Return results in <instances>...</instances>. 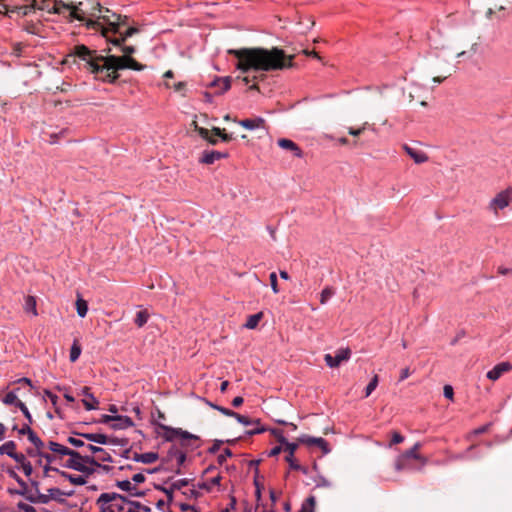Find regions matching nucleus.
<instances>
[{
	"label": "nucleus",
	"mask_w": 512,
	"mask_h": 512,
	"mask_svg": "<svg viewBox=\"0 0 512 512\" xmlns=\"http://www.w3.org/2000/svg\"><path fill=\"white\" fill-rule=\"evenodd\" d=\"M112 17L114 18V21L111 22V30L114 32V33H118L119 32V28L121 26H125L128 24V17L127 16H122L120 14H116V13H112Z\"/></svg>",
	"instance_id": "24"
},
{
	"label": "nucleus",
	"mask_w": 512,
	"mask_h": 512,
	"mask_svg": "<svg viewBox=\"0 0 512 512\" xmlns=\"http://www.w3.org/2000/svg\"><path fill=\"white\" fill-rule=\"evenodd\" d=\"M314 507H315V498L313 496H310L302 504L299 512H314Z\"/></svg>",
	"instance_id": "42"
},
{
	"label": "nucleus",
	"mask_w": 512,
	"mask_h": 512,
	"mask_svg": "<svg viewBox=\"0 0 512 512\" xmlns=\"http://www.w3.org/2000/svg\"><path fill=\"white\" fill-rule=\"evenodd\" d=\"M108 442H109V437H107L105 434L95 433L94 443L99 444V445H107Z\"/></svg>",
	"instance_id": "51"
},
{
	"label": "nucleus",
	"mask_w": 512,
	"mask_h": 512,
	"mask_svg": "<svg viewBox=\"0 0 512 512\" xmlns=\"http://www.w3.org/2000/svg\"><path fill=\"white\" fill-rule=\"evenodd\" d=\"M212 132H213L216 136H220V137H221V139H222V141H224V142H227V141L231 140V138H232V137H231V135L223 134V133H222V131H221V129H220V128H218V127H214V128L212 129Z\"/></svg>",
	"instance_id": "63"
},
{
	"label": "nucleus",
	"mask_w": 512,
	"mask_h": 512,
	"mask_svg": "<svg viewBox=\"0 0 512 512\" xmlns=\"http://www.w3.org/2000/svg\"><path fill=\"white\" fill-rule=\"evenodd\" d=\"M427 93V88L425 87V84L413 82L410 87L408 88V94L410 100H420V105L425 106L426 102L423 100L424 94Z\"/></svg>",
	"instance_id": "10"
},
{
	"label": "nucleus",
	"mask_w": 512,
	"mask_h": 512,
	"mask_svg": "<svg viewBox=\"0 0 512 512\" xmlns=\"http://www.w3.org/2000/svg\"><path fill=\"white\" fill-rule=\"evenodd\" d=\"M41 458L45 460V464L51 465L53 462L57 461V456L53 453H45L42 451Z\"/></svg>",
	"instance_id": "57"
},
{
	"label": "nucleus",
	"mask_w": 512,
	"mask_h": 512,
	"mask_svg": "<svg viewBox=\"0 0 512 512\" xmlns=\"http://www.w3.org/2000/svg\"><path fill=\"white\" fill-rule=\"evenodd\" d=\"M165 430L164 439L165 441L172 442L179 435V428H173L166 425H160Z\"/></svg>",
	"instance_id": "30"
},
{
	"label": "nucleus",
	"mask_w": 512,
	"mask_h": 512,
	"mask_svg": "<svg viewBox=\"0 0 512 512\" xmlns=\"http://www.w3.org/2000/svg\"><path fill=\"white\" fill-rule=\"evenodd\" d=\"M377 385H378V376L374 375L365 388V397L370 396L371 393L376 389Z\"/></svg>",
	"instance_id": "46"
},
{
	"label": "nucleus",
	"mask_w": 512,
	"mask_h": 512,
	"mask_svg": "<svg viewBox=\"0 0 512 512\" xmlns=\"http://www.w3.org/2000/svg\"><path fill=\"white\" fill-rule=\"evenodd\" d=\"M190 480L187 478H182L174 481L171 485L173 486L174 490H180L182 487H185L189 484Z\"/></svg>",
	"instance_id": "55"
},
{
	"label": "nucleus",
	"mask_w": 512,
	"mask_h": 512,
	"mask_svg": "<svg viewBox=\"0 0 512 512\" xmlns=\"http://www.w3.org/2000/svg\"><path fill=\"white\" fill-rule=\"evenodd\" d=\"M270 432L272 433V435H274L277 440L283 444L284 446H286V443H290L289 441H287V439L285 438L284 436V433L282 430H279V429H271Z\"/></svg>",
	"instance_id": "49"
},
{
	"label": "nucleus",
	"mask_w": 512,
	"mask_h": 512,
	"mask_svg": "<svg viewBox=\"0 0 512 512\" xmlns=\"http://www.w3.org/2000/svg\"><path fill=\"white\" fill-rule=\"evenodd\" d=\"M156 489L164 492L167 495V498L172 500L173 492L175 491L172 485L170 487L156 486Z\"/></svg>",
	"instance_id": "61"
},
{
	"label": "nucleus",
	"mask_w": 512,
	"mask_h": 512,
	"mask_svg": "<svg viewBox=\"0 0 512 512\" xmlns=\"http://www.w3.org/2000/svg\"><path fill=\"white\" fill-rule=\"evenodd\" d=\"M86 448L94 455L96 456H93L94 458H96L97 462L100 463V462H112V456L109 452H107L105 449L99 447V446H95V445H92V444H88L86 445Z\"/></svg>",
	"instance_id": "13"
},
{
	"label": "nucleus",
	"mask_w": 512,
	"mask_h": 512,
	"mask_svg": "<svg viewBox=\"0 0 512 512\" xmlns=\"http://www.w3.org/2000/svg\"><path fill=\"white\" fill-rule=\"evenodd\" d=\"M270 286L274 294L279 293L278 285H277V275L275 272L270 273Z\"/></svg>",
	"instance_id": "54"
},
{
	"label": "nucleus",
	"mask_w": 512,
	"mask_h": 512,
	"mask_svg": "<svg viewBox=\"0 0 512 512\" xmlns=\"http://www.w3.org/2000/svg\"><path fill=\"white\" fill-rule=\"evenodd\" d=\"M108 444L113 446H122L125 447L128 444V441L126 439H119V438H109Z\"/></svg>",
	"instance_id": "60"
},
{
	"label": "nucleus",
	"mask_w": 512,
	"mask_h": 512,
	"mask_svg": "<svg viewBox=\"0 0 512 512\" xmlns=\"http://www.w3.org/2000/svg\"><path fill=\"white\" fill-rule=\"evenodd\" d=\"M81 351L80 345L77 341H74L70 349V361L75 362L80 357Z\"/></svg>",
	"instance_id": "43"
},
{
	"label": "nucleus",
	"mask_w": 512,
	"mask_h": 512,
	"mask_svg": "<svg viewBox=\"0 0 512 512\" xmlns=\"http://www.w3.org/2000/svg\"><path fill=\"white\" fill-rule=\"evenodd\" d=\"M238 62L236 68L243 73L253 71H275L292 67L293 56H286L285 52L277 47L266 48H242L229 50Z\"/></svg>",
	"instance_id": "1"
},
{
	"label": "nucleus",
	"mask_w": 512,
	"mask_h": 512,
	"mask_svg": "<svg viewBox=\"0 0 512 512\" xmlns=\"http://www.w3.org/2000/svg\"><path fill=\"white\" fill-rule=\"evenodd\" d=\"M76 310L80 318H84L88 312V303L80 296L76 301Z\"/></svg>",
	"instance_id": "31"
},
{
	"label": "nucleus",
	"mask_w": 512,
	"mask_h": 512,
	"mask_svg": "<svg viewBox=\"0 0 512 512\" xmlns=\"http://www.w3.org/2000/svg\"><path fill=\"white\" fill-rule=\"evenodd\" d=\"M221 476L220 475H217L215 477H213L210 481H208V483H199L198 484V487L201 488V489H206V490H210V487L212 485L214 486H220V482H221Z\"/></svg>",
	"instance_id": "44"
},
{
	"label": "nucleus",
	"mask_w": 512,
	"mask_h": 512,
	"mask_svg": "<svg viewBox=\"0 0 512 512\" xmlns=\"http://www.w3.org/2000/svg\"><path fill=\"white\" fill-rule=\"evenodd\" d=\"M60 476L67 479L71 484L74 485H85L87 483L86 476L84 475H72L61 470Z\"/></svg>",
	"instance_id": "25"
},
{
	"label": "nucleus",
	"mask_w": 512,
	"mask_h": 512,
	"mask_svg": "<svg viewBox=\"0 0 512 512\" xmlns=\"http://www.w3.org/2000/svg\"><path fill=\"white\" fill-rule=\"evenodd\" d=\"M198 132H199V135L203 139H206L209 143H211L213 145L217 143V139L214 137H210V132L206 128H199Z\"/></svg>",
	"instance_id": "47"
},
{
	"label": "nucleus",
	"mask_w": 512,
	"mask_h": 512,
	"mask_svg": "<svg viewBox=\"0 0 512 512\" xmlns=\"http://www.w3.org/2000/svg\"><path fill=\"white\" fill-rule=\"evenodd\" d=\"M233 418H235L240 424L249 427V429L244 431L245 436H252L266 431V428L261 424L259 419H250L249 417L240 415L236 412Z\"/></svg>",
	"instance_id": "7"
},
{
	"label": "nucleus",
	"mask_w": 512,
	"mask_h": 512,
	"mask_svg": "<svg viewBox=\"0 0 512 512\" xmlns=\"http://www.w3.org/2000/svg\"><path fill=\"white\" fill-rule=\"evenodd\" d=\"M232 456H233L232 451L230 449L226 448V449H224V451L221 454L218 455L217 461L220 465H222L226 461L227 458H230Z\"/></svg>",
	"instance_id": "53"
},
{
	"label": "nucleus",
	"mask_w": 512,
	"mask_h": 512,
	"mask_svg": "<svg viewBox=\"0 0 512 512\" xmlns=\"http://www.w3.org/2000/svg\"><path fill=\"white\" fill-rule=\"evenodd\" d=\"M134 426L132 419L126 415H115L111 428L114 430H123Z\"/></svg>",
	"instance_id": "17"
},
{
	"label": "nucleus",
	"mask_w": 512,
	"mask_h": 512,
	"mask_svg": "<svg viewBox=\"0 0 512 512\" xmlns=\"http://www.w3.org/2000/svg\"><path fill=\"white\" fill-rule=\"evenodd\" d=\"M350 355H351V351L348 348L339 349L336 351L335 355L325 354L324 360L328 367L336 368L343 361L348 360L350 358Z\"/></svg>",
	"instance_id": "8"
},
{
	"label": "nucleus",
	"mask_w": 512,
	"mask_h": 512,
	"mask_svg": "<svg viewBox=\"0 0 512 512\" xmlns=\"http://www.w3.org/2000/svg\"><path fill=\"white\" fill-rule=\"evenodd\" d=\"M17 509H18V512H37L33 506L23 503V502H19L17 504Z\"/></svg>",
	"instance_id": "56"
},
{
	"label": "nucleus",
	"mask_w": 512,
	"mask_h": 512,
	"mask_svg": "<svg viewBox=\"0 0 512 512\" xmlns=\"http://www.w3.org/2000/svg\"><path fill=\"white\" fill-rule=\"evenodd\" d=\"M10 458L16 461L20 466L28 461L25 454L17 453L16 451L10 456Z\"/></svg>",
	"instance_id": "52"
},
{
	"label": "nucleus",
	"mask_w": 512,
	"mask_h": 512,
	"mask_svg": "<svg viewBox=\"0 0 512 512\" xmlns=\"http://www.w3.org/2000/svg\"><path fill=\"white\" fill-rule=\"evenodd\" d=\"M149 319V314L146 310H140L136 313L135 324L138 327H143Z\"/></svg>",
	"instance_id": "38"
},
{
	"label": "nucleus",
	"mask_w": 512,
	"mask_h": 512,
	"mask_svg": "<svg viewBox=\"0 0 512 512\" xmlns=\"http://www.w3.org/2000/svg\"><path fill=\"white\" fill-rule=\"evenodd\" d=\"M403 148L416 164H422L428 160V156L419 149L412 148L408 145H404Z\"/></svg>",
	"instance_id": "19"
},
{
	"label": "nucleus",
	"mask_w": 512,
	"mask_h": 512,
	"mask_svg": "<svg viewBox=\"0 0 512 512\" xmlns=\"http://www.w3.org/2000/svg\"><path fill=\"white\" fill-rule=\"evenodd\" d=\"M511 370L512 365L510 362H500L487 372L486 377L491 381H497L505 372Z\"/></svg>",
	"instance_id": "11"
},
{
	"label": "nucleus",
	"mask_w": 512,
	"mask_h": 512,
	"mask_svg": "<svg viewBox=\"0 0 512 512\" xmlns=\"http://www.w3.org/2000/svg\"><path fill=\"white\" fill-rule=\"evenodd\" d=\"M312 480L316 488H330L332 486L331 482L321 474L316 475Z\"/></svg>",
	"instance_id": "33"
},
{
	"label": "nucleus",
	"mask_w": 512,
	"mask_h": 512,
	"mask_svg": "<svg viewBox=\"0 0 512 512\" xmlns=\"http://www.w3.org/2000/svg\"><path fill=\"white\" fill-rule=\"evenodd\" d=\"M35 0H26L25 3L17 10L15 14L19 16H26L34 11L35 9Z\"/></svg>",
	"instance_id": "29"
},
{
	"label": "nucleus",
	"mask_w": 512,
	"mask_h": 512,
	"mask_svg": "<svg viewBox=\"0 0 512 512\" xmlns=\"http://www.w3.org/2000/svg\"><path fill=\"white\" fill-rule=\"evenodd\" d=\"M82 2H79L78 5L73 3H66L63 0H54L52 4L46 3V0H43L41 9L46 10L49 13L55 14H63L65 12H69V15L79 21H83L85 17V12L81 8Z\"/></svg>",
	"instance_id": "4"
},
{
	"label": "nucleus",
	"mask_w": 512,
	"mask_h": 512,
	"mask_svg": "<svg viewBox=\"0 0 512 512\" xmlns=\"http://www.w3.org/2000/svg\"><path fill=\"white\" fill-rule=\"evenodd\" d=\"M2 402L5 405H15L17 406L18 402H22L18 399L17 393L15 390L8 392L2 399Z\"/></svg>",
	"instance_id": "34"
},
{
	"label": "nucleus",
	"mask_w": 512,
	"mask_h": 512,
	"mask_svg": "<svg viewBox=\"0 0 512 512\" xmlns=\"http://www.w3.org/2000/svg\"><path fill=\"white\" fill-rule=\"evenodd\" d=\"M238 123L247 130H256L264 128L265 120L262 117H256L253 119H244Z\"/></svg>",
	"instance_id": "20"
},
{
	"label": "nucleus",
	"mask_w": 512,
	"mask_h": 512,
	"mask_svg": "<svg viewBox=\"0 0 512 512\" xmlns=\"http://www.w3.org/2000/svg\"><path fill=\"white\" fill-rule=\"evenodd\" d=\"M512 202V187L498 192L488 203L487 209L495 216L499 211L506 209Z\"/></svg>",
	"instance_id": "6"
},
{
	"label": "nucleus",
	"mask_w": 512,
	"mask_h": 512,
	"mask_svg": "<svg viewBox=\"0 0 512 512\" xmlns=\"http://www.w3.org/2000/svg\"><path fill=\"white\" fill-rule=\"evenodd\" d=\"M210 86L212 87H218L219 91L218 94H223L226 91H228L231 87V78L229 76L222 77V78H215L211 83Z\"/></svg>",
	"instance_id": "22"
},
{
	"label": "nucleus",
	"mask_w": 512,
	"mask_h": 512,
	"mask_svg": "<svg viewBox=\"0 0 512 512\" xmlns=\"http://www.w3.org/2000/svg\"><path fill=\"white\" fill-rule=\"evenodd\" d=\"M228 157L227 152H220L215 150H205L202 153L200 162L204 164H213L215 161Z\"/></svg>",
	"instance_id": "14"
},
{
	"label": "nucleus",
	"mask_w": 512,
	"mask_h": 512,
	"mask_svg": "<svg viewBox=\"0 0 512 512\" xmlns=\"http://www.w3.org/2000/svg\"><path fill=\"white\" fill-rule=\"evenodd\" d=\"M26 500L30 503H41L47 504L51 500V496L48 494H42L38 492L37 494H30L26 496Z\"/></svg>",
	"instance_id": "28"
},
{
	"label": "nucleus",
	"mask_w": 512,
	"mask_h": 512,
	"mask_svg": "<svg viewBox=\"0 0 512 512\" xmlns=\"http://www.w3.org/2000/svg\"><path fill=\"white\" fill-rule=\"evenodd\" d=\"M67 442L76 448L85 446L84 441L77 435L68 437Z\"/></svg>",
	"instance_id": "48"
},
{
	"label": "nucleus",
	"mask_w": 512,
	"mask_h": 512,
	"mask_svg": "<svg viewBox=\"0 0 512 512\" xmlns=\"http://www.w3.org/2000/svg\"><path fill=\"white\" fill-rule=\"evenodd\" d=\"M298 447V443L290 442L286 443L285 451L288 452V455L285 457V460L289 463L291 469L300 468V465L296 462L294 458V453Z\"/></svg>",
	"instance_id": "21"
},
{
	"label": "nucleus",
	"mask_w": 512,
	"mask_h": 512,
	"mask_svg": "<svg viewBox=\"0 0 512 512\" xmlns=\"http://www.w3.org/2000/svg\"><path fill=\"white\" fill-rule=\"evenodd\" d=\"M95 8L99 12V18L103 19V21L107 22L109 26H111V22L114 21V18L112 17V11L108 8H102L101 5L96 2Z\"/></svg>",
	"instance_id": "27"
},
{
	"label": "nucleus",
	"mask_w": 512,
	"mask_h": 512,
	"mask_svg": "<svg viewBox=\"0 0 512 512\" xmlns=\"http://www.w3.org/2000/svg\"><path fill=\"white\" fill-rule=\"evenodd\" d=\"M298 442L302 444H306L308 446H317L320 448L323 452V454H329L331 449L329 448V445L327 441L322 437H313L306 434L301 435L298 438Z\"/></svg>",
	"instance_id": "9"
},
{
	"label": "nucleus",
	"mask_w": 512,
	"mask_h": 512,
	"mask_svg": "<svg viewBox=\"0 0 512 512\" xmlns=\"http://www.w3.org/2000/svg\"><path fill=\"white\" fill-rule=\"evenodd\" d=\"M262 313L259 312V313H256V314H253V315H250L244 325V327L248 328V329H254L255 327H257L259 321L261 320L262 318Z\"/></svg>",
	"instance_id": "36"
},
{
	"label": "nucleus",
	"mask_w": 512,
	"mask_h": 512,
	"mask_svg": "<svg viewBox=\"0 0 512 512\" xmlns=\"http://www.w3.org/2000/svg\"><path fill=\"white\" fill-rule=\"evenodd\" d=\"M47 447L54 455L57 456L58 460L62 459L64 456H68V454H70L71 451V449L68 448L67 446L55 441H49Z\"/></svg>",
	"instance_id": "16"
},
{
	"label": "nucleus",
	"mask_w": 512,
	"mask_h": 512,
	"mask_svg": "<svg viewBox=\"0 0 512 512\" xmlns=\"http://www.w3.org/2000/svg\"><path fill=\"white\" fill-rule=\"evenodd\" d=\"M116 486H117L119 489H121V490H123V491H126V492L129 494V496L131 495V493H132L133 491H135V485H133V484L131 483V481H130V480H127V479H126V480L117 481V482H116Z\"/></svg>",
	"instance_id": "40"
},
{
	"label": "nucleus",
	"mask_w": 512,
	"mask_h": 512,
	"mask_svg": "<svg viewBox=\"0 0 512 512\" xmlns=\"http://www.w3.org/2000/svg\"><path fill=\"white\" fill-rule=\"evenodd\" d=\"M48 493L51 496V500H54L60 504L65 503V498H63V491H61L59 488H50L48 489Z\"/></svg>",
	"instance_id": "37"
},
{
	"label": "nucleus",
	"mask_w": 512,
	"mask_h": 512,
	"mask_svg": "<svg viewBox=\"0 0 512 512\" xmlns=\"http://www.w3.org/2000/svg\"><path fill=\"white\" fill-rule=\"evenodd\" d=\"M75 54L81 60L85 61L91 73L111 83L118 79V70L132 69L135 71H142L146 67L129 57H119L114 55L98 56L95 52L89 50L85 46L76 47Z\"/></svg>",
	"instance_id": "2"
},
{
	"label": "nucleus",
	"mask_w": 512,
	"mask_h": 512,
	"mask_svg": "<svg viewBox=\"0 0 512 512\" xmlns=\"http://www.w3.org/2000/svg\"><path fill=\"white\" fill-rule=\"evenodd\" d=\"M68 456V460L63 464L64 468L78 471L79 469H84V464H89L92 466H98V468H102L104 471L107 472L110 470L109 466L101 465L93 456L81 455L76 450L71 449L70 454H68Z\"/></svg>",
	"instance_id": "5"
},
{
	"label": "nucleus",
	"mask_w": 512,
	"mask_h": 512,
	"mask_svg": "<svg viewBox=\"0 0 512 512\" xmlns=\"http://www.w3.org/2000/svg\"><path fill=\"white\" fill-rule=\"evenodd\" d=\"M334 294H335V291L332 287H330V286L325 287L321 291V294H320V303L322 305L327 304V302L333 297Z\"/></svg>",
	"instance_id": "35"
},
{
	"label": "nucleus",
	"mask_w": 512,
	"mask_h": 512,
	"mask_svg": "<svg viewBox=\"0 0 512 512\" xmlns=\"http://www.w3.org/2000/svg\"><path fill=\"white\" fill-rule=\"evenodd\" d=\"M178 437H180L182 440H187V439L197 440L198 439L197 435L191 434L190 432H188L186 430H182L181 428H179Z\"/></svg>",
	"instance_id": "59"
},
{
	"label": "nucleus",
	"mask_w": 512,
	"mask_h": 512,
	"mask_svg": "<svg viewBox=\"0 0 512 512\" xmlns=\"http://www.w3.org/2000/svg\"><path fill=\"white\" fill-rule=\"evenodd\" d=\"M420 448V443H415L413 445L412 448H410L409 450L405 451L404 453L400 454L402 456V458H404L405 460L409 459V458H413V459H417V460H422L423 461V464H425L426 460L423 459L420 454L417 453V450Z\"/></svg>",
	"instance_id": "26"
},
{
	"label": "nucleus",
	"mask_w": 512,
	"mask_h": 512,
	"mask_svg": "<svg viewBox=\"0 0 512 512\" xmlns=\"http://www.w3.org/2000/svg\"><path fill=\"white\" fill-rule=\"evenodd\" d=\"M23 309L27 314H31L33 317H36L38 315L36 308V299L34 296L28 295L24 298Z\"/></svg>",
	"instance_id": "23"
},
{
	"label": "nucleus",
	"mask_w": 512,
	"mask_h": 512,
	"mask_svg": "<svg viewBox=\"0 0 512 512\" xmlns=\"http://www.w3.org/2000/svg\"><path fill=\"white\" fill-rule=\"evenodd\" d=\"M205 402H206V404L208 406H210L211 408L219 411L221 414H223V415H225L227 417H233L235 415V412L230 410V409H228V408L216 405V404H214V403H212L210 401H207V400Z\"/></svg>",
	"instance_id": "41"
},
{
	"label": "nucleus",
	"mask_w": 512,
	"mask_h": 512,
	"mask_svg": "<svg viewBox=\"0 0 512 512\" xmlns=\"http://www.w3.org/2000/svg\"><path fill=\"white\" fill-rule=\"evenodd\" d=\"M16 449V443L13 440L7 441L4 444L0 445V454L11 456Z\"/></svg>",
	"instance_id": "32"
},
{
	"label": "nucleus",
	"mask_w": 512,
	"mask_h": 512,
	"mask_svg": "<svg viewBox=\"0 0 512 512\" xmlns=\"http://www.w3.org/2000/svg\"><path fill=\"white\" fill-rule=\"evenodd\" d=\"M158 458H159V455L156 452H146V453L135 452L131 456V459L134 462H140V463H144V464H151V463L155 462L156 460H158Z\"/></svg>",
	"instance_id": "18"
},
{
	"label": "nucleus",
	"mask_w": 512,
	"mask_h": 512,
	"mask_svg": "<svg viewBox=\"0 0 512 512\" xmlns=\"http://www.w3.org/2000/svg\"><path fill=\"white\" fill-rule=\"evenodd\" d=\"M17 407L21 410V412L23 413L24 417L27 419V421L29 423H32V416H31V413L30 411L28 410L27 406L25 405L24 402H18L17 403Z\"/></svg>",
	"instance_id": "50"
},
{
	"label": "nucleus",
	"mask_w": 512,
	"mask_h": 512,
	"mask_svg": "<svg viewBox=\"0 0 512 512\" xmlns=\"http://www.w3.org/2000/svg\"><path fill=\"white\" fill-rule=\"evenodd\" d=\"M27 436L28 440L33 444L35 448L44 447L43 441L38 437V435L34 431H31Z\"/></svg>",
	"instance_id": "45"
},
{
	"label": "nucleus",
	"mask_w": 512,
	"mask_h": 512,
	"mask_svg": "<svg viewBox=\"0 0 512 512\" xmlns=\"http://www.w3.org/2000/svg\"><path fill=\"white\" fill-rule=\"evenodd\" d=\"M80 393L85 397L84 399H82V403L86 410L91 411L96 410L98 408L99 401L93 394L90 393V388L83 387L80 390Z\"/></svg>",
	"instance_id": "12"
},
{
	"label": "nucleus",
	"mask_w": 512,
	"mask_h": 512,
	"mask_svg": "<svg viewBox=\"0 0 512 512\" xmlns=\"http://www.w3.org/2000/svg\"><path fill=\"white\" fill-rule=\"evenodd\" d=\"M7 474L9 475V477L14 479L18 483L19 486L24 485V480L16 473V471L14 469H8Z\"/></svg>",
	"instance_id": "58"
},
{
	"label": "nucleus",
	"mask_w": 512,
	"mask_h": 512,
	"mask_svg": "<svg viewBox=\"0 0 512 512\" xmlns=\"http://www.w3.org/2000/svg\"><path fill=\"white\" fill-rule=\"evenodd\" d=\"M278 145L282 149L291 151L293 153V155L297 158L303 157V152L300 149V147L290 139H286V138L279 139Z\"/></svg>",
	"instance_id": "15"
},
{
	"label": "nucleus",
	"mask_w": 512,
	"mask_h": 512,
	"mask_svg": "<svg viewBox=\"0 0 512 512\" xmlns=\"http://www.w3.org/2000/svg\"><path fill=\"white\" fill-rule=\"evenodd\" d=\"M443 395L445 398L449 400H453L454 391L453 387L451 385H445L443 388Z\"/></svg>",
	"instance_id": "64"
},
{
	"label": "nucleus",
	"mask_w": 512,
	"mask_h": 512,
	"mask_svg": "<svg viewBox=\"0 0 512 512\" xmlns=\"http://www.w3.org/2000/svg\"><path fill=\"white\" fill-rule=\"evenodd\" d=\"M23 29L27 33H30V34H33V35L39 34V26L36 25V24H32V23L31 24H26Z\"/></svg>",
	"instance_id": "62"
},
{
	"label": "nucleus",
	"mask_w": 512,
	"mask_h": 512,
	"mask_svg": "<svg viewBox=\"0 0 512 512\" xmlns=\"http://www.w3.org/2000/svg\"><path fill=\"white\" fill-rule=\"evenodd\" d=\"M129 499L116 492H104L98 497L96 504L100 512H125Z\"/></svg>",
	"instance_id": "3"
},
{
	"label": "nucleus",
	"mask_w": 512,
	"mask_h": 512,
	"mask_svg": "<svg viewBox=\"0 0 512 512\" xmlns=\"http://www.w3.org/2000/svg\"><path fill=\"white\" fill-rule=\"evenodd\" d=\"M15 4V0H0V13H4L11 17V11Z\"/></svg>",
	"instance_id": "39"
}]
</instances>
